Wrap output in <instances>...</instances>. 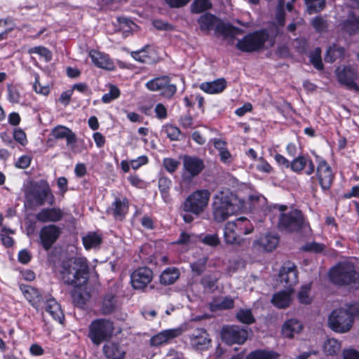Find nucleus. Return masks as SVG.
I'll use <instances>...</instances> for the list:
<instances>
[{
	"instance_id": "nucleus-1",
	"label": "nucleus",
	"mask_w": 359,
	"mask_h": 359,
	"mask_svg": "<svg viewBox=\"0 0 359 359\" xmlns=\"http://www.w3.org/2000/svg\"><path fill=\"white\" fill-rule=\"evenodd\" d=\"M265 211L268 215L274 211H278L279 215L276 224L277 229L283 233H298L306 226V217L303 212L297 208H291L283 204L269 205Z\"/></svg>"
},
{
	"instance_id": "nucleus-2",
	"label": "nucleus",
	"mask_w": 359,
	"mask_h": 359,
	"mask_svg": "<svg viewBox=\"0 0 359 359\" xmlns=\"http://www.w3.org/2000/svg\"><path fill=\"white\" fill-rule=\"evenodd\" d=\"M59 273L65 284L79 289L86 285L89 279L90 269L88 261L86 258L63 260L60 264Z\"/></svg>"
},
{
	"instance_id": "nucleus-3",
	"label": "nucleus",
	"mask_w": 359,
	"mask_h": 359,
	"mask_svg": "<svg viewBox=\"0 0 359 359\" xmlns=\"http://www.w3.org/2000/svg\"><path fill=\"white\" fill-rule=\"evenodd\" d=\"M210 192L208 189H197L188 195L182 204L184 213L182 217L185 223H191L194 215L202 214L208 205Z\"/></svg>"
},
{
	"instance_id": "nucleus-4",
	"label": "nucleus",
	"mask_w": 359,
	"mask_h": 359,
	"mask_svg": "<svg viewBox=\"0 0 359 359\" xmlns=\"http://www.w3.org/2000/svg\"><path fill=\"white\" fill-rule=\"evenodd\" d=\"M25 203L29 208L43 206L46 203L53 205L55 198L47 180L32 182L25 191Z\"/></svg>"
},
{
	"instance_id": "nucleus-5",
	"label": "nucleus",
	"mask_w": 359,
	"mask_h": 359,
	"mask_svg": "<svg viewBox=\"0 0 359 359\" xmlns=\"http://www.w3.org/2000/svg\"><path fill=\"white\" fill-rule=\"evenodd\" d=\"M237 196L229 189L219 191L212 203V216L217 222H223L237 210Z\"/></svg>"
},
{
	"instance_id": "nucleus-6",
	"label": "nucleus",
	"mask_w": 359,
	"mask_h": 359,
	"mask_svg": "<svg viewBox=\"0 0 359 359\" xmlns=\"http://www.w3.org/2000/svg\"><path fill=\"white\" fill-rule=\"evenodd\" d=\"M316 168L315 167V175L311 177L312 182L311 189L313 193L317 191L318 184L325 193L329 191L332 187L335 174L328 162L322 156L315 155Z\"/></svg>"
},
{
	"instance_id": "nucleus-7",
	"label": "nucleus",
	"mask_w": 359,
	"mask_h": 359,
	"mask_svg": "<svg viewBox=\"0 0 359 359\" xmlns=\"http://www.w3.org/2000/svg\"><path fill=\"white\" fill-rule=\"evenodd\" d=\"M330 282L337 286L359 285V273L353 265L346 262H338L328 271Z\"/></svg>"
},
{
	"instance_id": "nucleus-8",
	"label": "nucleus",
	"mask_w": 359,
	"mask_h": 359,
	"mask_svg": "<svg viewBox=\"0 0 359 359\" xmlns=\"http://www.w3.org/2000/svg\"><path fill=\"white\" fill-rule=\"evenodd\" d=\"M200 29L203 32H208L215 27L217 33L220 34L224 37H233L238 34H241L243 30L229 23H224L215 15L206 13L201 15L198 20Z\"/></svg>"
},
{
	"instance_id": "nucleus-9",
	"label": "nucleus",
	"mask_w": 359,
	"mask_h": 359,
	"mask_svg": "<svg viewBox=\"0 0 359 359\" xmlns=\"http://www.w3.org/2000/svg\"><path fill=\"white\" fill-rule=\"evenodd\" d=\"M269 34L265 29L250 32L238 39L236 47L243 53H255L263 50L269 40Z\"/></svg>"
},
{
	"instance_id": "nucleus-10",
	"label": "nucleus",
	"mask_w": 359,
	"mask_h": 359,
	"mask_svg": "<svg viewBox=\"0 0 359 359\" xmlns=\"http://www.w3.org/2000/svg\"><path fill=\"white\" fill-rule=\"evenodd\" d=\"M114 330L112 321L104 318L95 319L89 325L88 337L94 345L99 346L111 339Z\"/></svg>"
},
{
	"instance_id": "nucleus-11",
	"label": "nucleus",
	"mask_w": 359,
	"mask_h": 359,
	"mask_svg": "<svg viewBox=\"0 0 359 359\" xmlns=\"http://www.w3.org/2000/svg\"><path fill=\"white\" fill-rule=\"evenodd\" d=\"M328 325L330 329L336 332L345 333L353 326V320L344 309L333 310L328 317Z\"/></svg>"
},
{
	"instance_id": "nucleus-12",
	"label": "nucleus",
	"mask_w": 359,
	"mask_h": 359,
	"mask_svg": "<svg viewBox=\"0 0 359 359\" xmlns=\"http://www.w3.org/2000/svg\"><path fill=\"white\" fill-rule=\"evenodd\" d=\"M171 79L168 75L156 77L148 81L145 86L151 91L161 90V95L171 99L177 92V86L170 83Z\"/></svg>"
},
{
	"instance_id": "nucleus-13",
	"label": "nucleus",
	"mask_w": 359,
	"mask_h": 359,
	"mask_svg": "<svg viewBox=\"0 0 359 359\" xmlns=\"http://www.w3.org/2000/svg\"><path fill=\"white\" fill-rule=\"evenodd\" d=\"M183 168L182 182L189 183L204 170V161L199 157L185 155L183 158Z\"/></svg>"
},
{
	"instance_id": "nucleus-14",
	"label": "nucleus",
	"mask_w": 359,
	"mask_h": 359,
	"mask_svg": "<svg viewBox=\"0 0 359 359\" xmlns=\"http://www.w3.org/2000/svg\"><path fill=\"white\" fill-rule=\"evenodd\" d=\"M247 330L238 325L224 326L221 331L222 341L227 345L243 344L248 339Z\"/></svg>"
},
{
	"instance_id": "nucleus-15",
	"label": "nucleus",
	"mask_w": 359,
	"mask_h": 359,
	"mask_svg": "<svg viewBox=\"0 0 359 359\" xmlns=\"http://www.w3.org/2000/svg\"><path fill=\"white\" fill-rule=\"evenodd\" d=\"M337 79L339 83L346 89L359 91V86L356 83L358 78L357 71L350 65L344 66L341 69L338 68L336 70Z\"/></svg>"
},
{
	"instance_id": "nucleus-16",
	"label": "nucleus",
	"mask_w": 359,
	"mask_h": 359,
	"mask_svg": "<svg viewBox=\"0 0 359 359\" xmlns=\"http://www.w3.org/2000/svg\"><path fill=\"white\" fill-rule=\"evenodd\" d=\"M61 233V228L55 224L43 226L39 234L41 245L45 250H49L60 238Z\"/></svg>"
},
{
	"instance_id": "nucleus-17",
	"label": "nucleus",
	"mask_w": 359,
	"mask_h": 359,
	"mask_svg": "<svg viewBox=\"0 0 359 359\" xmlns=\"http://www.w3.org/2000/svg\"><path fill=\"white\" fill-rule=\"evenodd\" d=\"M130 202L126 196H116L107 209V213L111 215L116 221L122 222L125 220L129 212Z\"/></svg>"
},
{
	"instance_id": "nucleus-18",
	"label": "nucleus",
	"mask_w": 359,
	"mask_h": 359,
	"mask_svg": "<svg viewBox=\"0 0 359 359\" xmlns=\"http://www.w3.org/2000/svg\"><path fill=\"white\" fill-rule=\"evenodd\" d=\"M279 281L288 290H292L298 283V270L296 265L287 262L281 266L278 273Z\"/></svg>"
},
{
	"instance_id": "nucleus-19",
	"label": "nucleus",
	"mask_w": 359,
	"mask_h": 359,
	"mask_svg": "<svg viewBox=\"0 0 359 359\" xmlns=\"http://www.w3.org/2000/svg\"><path fill=\"white\" fill-rule=\"evenodd\" d=\"M153 278V271L148 267H140L130 275V282L135 290H142L150 283Z\"/></svg>"
},
{
	"instance_id": "nucleus-20",
	"label": "nucleus",
	"mask_w": 359,
	"mask_h": 359,
	"mask_svg": "<svg viewBox=\"0 0 359 359\" xmlns=\"http://www.w3.org/2000/svg\"><path fill=\"white\" fill-rule=\"evenodd\" d=\"M290 169L298 174L304 170V173L310 176L314 173L315 164L308 154H302L293 158L291 161Z\"/></svg>"
},
{
	"instance_id": "nucleus-21",
	"label": "nucleus",
	"mask_w": 359,
	"mask_h": 359,
	"mask_svg": "<svg viewBox=\"0 0 359 359\" xmlns=\"http://www.w3.org/2000/svg\"><path fill=\"white\" fill-rule=\"evenodd\" d=\"M64 212L60 208H44L35 215L37 221L41 223L57 222L62 220Z\"/></svg>"
},
{
	"instance_id": "nucleus-22",
	"label": "nucleus",
	"mask_w": 359,
	"mask_h": 359,
	"mask_svg": "<svg viewBox=\"0 0 359 359\" xmlns=\"http://www.w3.org/2000/svg\"><path fill=\"white\" fill-rule=\"evenodd\" d=\"M89 56L97 67L109 71L114 70L115 65L109 55L96 50H91Z\"/></svg>"
},
{
	"instance_id": "nucleus-23",
	"label": "nucleus",
	"mask_w": 359,
	"mask_h": 359,
	"mask_svg": "<svg viewBox=\"0 0 359 359\" xmlns=\"http://www.w3.org/2000/svg\"><path fill=\"white\" fill-rule=\"evenodd\" d=\"M20 290L25 298L36 309H39L43 301V296L39 290L30 285L22 284Z\"/></svg>"
},
{
	"instance_id": "nucleus-24",
	"label": "nucleus",
	"mask_w": 359,
	"mask_h": 359,
	"mask_svg": "<svg viewBox=\"0 0 359 359\" xmlns=\"http://www.w3.org/2000/svg\"><path fill=\"white\" fill-rule=\"evenodd\" d=\"M191 344L199 350L207 349L211 343L209 334L205 328H197L190 337Z\"/></svg>"
},
{
	"instance_id": "nucleus-25",
	"label": "nucleus",
	"mask_w": 359,
	"mask_h": 359,
	"mask_svg": "<svg viewBox=\"0 0 359 359\" xmlns=\"http://www.w3.org/2000/svg\"><path fill=\"white\" fill-rule=\"evenodd\" d=\"M51 135L57 140L65 139L67 145L75 144L77 142L76 134L70 128L62 125L54 127Z\"/></svg>"
},
{
	"instance_id": "nucleus-26",
	"label": "nucleus",
	"mask_w": 359,
	"mask_h": 359,
	"mask_svg": "<svg viewBox=\"0 0 359 359\" xmlns=\"http://www.w3.org/2000/svg\"><path fill=\"white\" fill-rule=\"evenodd\" d=\"M227 87V82L224 78L217 79L212 81H205L199 85V88L208 94H219L222 93Z\"/></svg>"
},
{
	"instance_id": "nucleus-27",
	"label": "nucleus",
	"mask_w": 359,
	"mask_h": 359,
	"mask_svg": "<svg viewBox=\"0 0 359 359\" xmlns=\"http://www.w3.org/2000/svg\"><path fill=\"white\" fill-rule=\"evenodd\" d=\"M103 353L107 359H124L126 351L118 342L108 341L103 346Z\"/></svg>"
},
{
	"instance_id": "nucleus-28",
	"label": "nucleus",
	"mask_w": 359,
	"mask_h": 359,
	"mask_svg": "<svg viewBox=\"0 0 359 359\" xmlns=\"http://www.w3.org/2000/svg\"><path fill=\"white\" fill-rule=\"evenodd\" d=\"M118 296L116 293L112 290L108 291L104 294L102 302L101 311L104 315H109L114 313L117 308Z\"/></svg>"
},
{
	"instance_id": "nucleus-29",
	"label": "nucleus",
	"mask_w": 359,
	"mask_h": 359,
	"mask_svg": "<svg viewBox=\"0 0 359 359\" xmlns=\"http://www.w3.org/2000/svg\"><path fill=\"white\" fill-rule=\"evenodd\" d=\"M102 242V234L97 231H89L82 238V243L86 250L99 249Z\"/></svg>"
},
{
	"instance_id": "nucleus-30",
	"label": "nucleus",
	"mask_w": 359,
	"mask_h": 359,
	"mask_svg": "<svg viewBox=\"0 0 359 359\" xmlns=\"http://www.w3.org/2000/svg\"><path fill=\"white\" fill-rule=\"evenodd\" d=\"M45 311L48 313L51 317L60 323H62L65 320V315L61 309L60 305L53 298L46 300Z\"/></svg>"
},
{
	"instance_id": "nucleus-31",
	"label": "nucleus",
	"mask_w": 359,
	"mask_h": 359,
	"mask_svg": "<svg viewBox=\"0 0 359 359\" xmlns=\"http://www.w3.org/2000/svg\"><path fill=\"white\" fill-rule=\"evenodd\" d=\"M303 329L301 322L297 319H289L282 327V334L285 337L292 338L295 333H299Z\"/></svg>"
},
{
	"instance_id": "nucleus-32",
	"label": "nucleus",
	"mask_w": 359,
	"mask_h": 359,
	"mask_svg": "<svg viewBox=\"0 0 359 359\" xmlns=\"http://www.w3.org/2000/svg\"><path fill=\"white\" fill-rule=\"evenodd\" d=\"M279 238L276 235L268 233L255 241V243L262 247L266 252H272L278 245Z\"/></svg>"
},
{
	"instance_id": "nucleus-33",
	"label": "nucleus",
	"mask_w": 359,
	"mask_h": 359,
	"mask_svg": "<svg viewBox=\"0 0 359 359\" xmlns=\"http://www.w3.org/2000/svg\"><path fill=\"white\" fill-rule=\"evenodd\" d=\"M224 238L227 244L239 243L241 236L233 226V223L229 222L225 224L224 229Z\"/></svg>"
},
{
	"instance_id": "nucleus-34",
	"label": "nucleus",
	"mask_w": 359,
	"mask_h": 359,
	"mask_svg": "<svg viewBox=\"0 0 359 359\" xmlns=\"http://www.w3.org/2000/svg\"><path fill=\"white\" fill-rule=\"evenodd\" d=\"M149 48V46L147 45L141 50L132 51L130 55L134 60L142 63L148 65L156 63L157 60L149 54L147 50Z\"/></svg>"
},
{
	"instance_id": "nucleus-35",
	"label": "nucleus",
	"mask_w": 359,
	"mask_h": 359,
	"mask_svg": "<svg viewBox=\"0 0 359 359\" xmlns=\"http://www.w3.org/2000/svg\"><path fill=\"white\" fill-rule=\"evenodd\" d=\"M231 222L233 223V226L241 236L249 234L254 230V227L251 222L245 217L237 218L235 221Z\"/></svg>"
},
{
	"instance_id": "nucleus-36",
	"label": "nucleus",
	"mask_w": 359,
	"mask_h": 359,
	"mask_svg": "<svg viewBox=\"0 0 359 359\" xmlns=\"http://www.w3.org/2000/svg\"><path fill=\"white\" fill-rule=\"evenodd\" d=\"M180 271L175 267H168L160 276V283L164 285L173 284L180 277Z\"/></svg>"
},
{
	"instance_id": "nucleus-37",
	"label": "nucleus",
	"mask_w": 359,
	"mask_h": 359,
	"mask_svg": "<svg viewBox=\"0 0 359 359\" xmlns=\"http://www.w3.org/2000/svg\"><path fill=\"white\" fill-rule=\"evenodd\" d=\"M280 355L273 351L265 349H257L250 352L246 359H278Z\"/></svg>"
},
{
	"instance_id": "nucleus-38",
	"label": "nucleus",
	"mask_w": 359,
	"mask_h": 359,
	"mask_svg": "<svg viewBox=\"0 0 359 359\" xmlns=\"http://www.w3.org/2000/svg\"><path fill=\"white\" fill-rule=\"evenodd\" d=\"M162 131L165 133L167 137L170 141H179L184 137L180 129L172 123H166L164 125Z\"/></svg>"
},
{
	"instance_id": "nucleus-39",
	"label": "nucleus",
	"mask_w": 359,
	"mask_h": 359,
	"mask_svg": "<svg viewBox=\"0 0 359 359\" xmlns=\"http://www.w3.org/2000/svg\"><path fill=\"white\" fill-rule=\"evenodd\" d=\"M344 48L334 44L332 46H330L327 49L325 56V60L326 62L332 63L337 59L344 57Z\"/></svg>"
},
{
	"instance_id": "nucleus-40",
	"label": "nucleus",
	"mask_w": 359,
	"mask_h": 359,
	"mask_svg": "<svg viewBox=\"0 0 359 359\" xmlns=\"http://www.w3.org/2000/svg\"><path fill=\"white\" fill-rule=\"evenodd\" d=\"M272 304L280 309L287 308L290 305V297L289 293L285 291H281L275 293L271 299Z\"/></svg>"
},
{
	"instance_id": "nucleus-41",
	"label": "nucleus",
	"mask_w": 359,
	"mask_h": 359,
	"mask_svg": "<svg viewBox=\"0 0 359 359\" xmlns=\"http://www.w3.org/2000/svg\"><path fill=\"white\" fill-rule=\"evenodd\" d=\"M217 282L218 279L212 275H205L200 280L203 290L210 293H213L217 290Z\"/></svg>"
},
{
	"instance_id": "nucleus-42",
	"label": "nucleus",
	"mask_w": 359,
	"mask_h": 359,
	"mask_svg": "<svg viewBox=\"0 0 359 359\" xmlns=\"http://www.w3.org/2000/svg\"><path fill=\"white\" fill-rule=\"evenodd\" d=\"M212 8L210 0H194L191 4L190 10L192 13H202Z\"/></svg>"
},
{
	"instance_id": "nucleus-43",
	"label": "nucleus",
	"mask_w": 359,
	"mask_h": 359,
	"mask_svg": "<svg viewBox=\"0 0 359 359\" xmlns=\"http://www.w3.org/2000/svg\"><path fill=\"white\" fill-rule=\"evenodd\" d=\"M342 28L350 35L355 34L359 30V18L355 15L350 16L343 22Z\"/></svg>"
},
{
	"instance_id": "nucleus-44",
	"label": "nucleus",
	"mask_w": 359,
	"mask_h": 359,
	"mask_svg": "<svg viewBox=\"0 0 359 359\" xmlns=\"http://www.w3.org/2000/svg\"><path fill=\"white\" fill-rule=\"evenodd\" d=\"M236 316L237 320L243 324L252 325L255 323V318L250 309H241Z\"/></svg>"
},
{
	"instance_id": "nucleus-45",
	"label": "nucleus",
	"mask_w": 359,
	"mask_h": 359,
	"mask_svg": "<svg viewBox=\"0 0 359 359\" xmlns=\"http://www.w3.org/2000/svg\"><path fill=\"white\" fill-rule=\"evenodd\" d=\"M341 349V343L334 339H327L323 345V350L328 355L337 354Z\"/></svg>"
},
{
	"instance_id": "nucleus-46",
	"label": "nucleus",
	"mask_w": 359,
	"mask_h": 359,
	"mask_svg": "<svg viewBox=\"0 0 359 359\" xmlns=\"http://www.w3.org/2000/svg\"><path fill=\"white\" fill-rule=\"evenodd\" d=\"M309 14L320 13L325 7V0H304Z\"/></svg>"
},
{
	"instance_id": "nucleus-47",
	"label": "nucleus",
	"mask_w": 359,
	"mask_h": 359,
	"mask_svg": "<svg viewBox=\"0 0 359 359\" xmlns=\"http://www.w3.org/2000/svg\"><path fill=\"white\" fill-rule=\"evenodd\" d=\"M121 95V91L119 88L114 84L109 85V93H104L101 98L103 103H110L113 100L118 98Z\"/></svg>"
},
{
	"instance_id": "nucleus-48",
	"label": "nucleus",
	"mask_w": 359,
	"mask_h": 359,
	"mask_svg": "<svg viewBox=\"0 0 359 359\" xmlns=\"http://www.w3.org/2000/svg\"><path fill=\"white\" fill-rule=\"evenodd\" d=\"M158 189L162 197H166L172 186L171 180L165 176H162L158 179Z\"/></svg>"
},
{
	"instance_id": "nucleus-49",
	"label": "nucleus",
	"mask_w": 359,
	"mask_h": 359,
	"mask_svg": "<svg viewBox=\"0 0 359 359\" xmlns=\"http://www.w3.org/2000/svg\"><path fill=\"white\" fill-rule=\"evenodd\" d=\"M310 62L318 70H322L324 68L321 58V50L320 48H316L314 52L311 54Z\"/></svg>"
},
{
	"instance_id": "nucleus-50",
	"label": "nucleus",
	"mask_w": 359,
	"mask_h": 359,
	"mask_svg": "<svg viewBox=\"0 0 359 359\" xmlns=\"http://www.w3.org/2000/svg\"><path fill=\"white\" fill-rule=\"evenodd\" d=\"M39 80H40L39 75L38 74H36L35 76H34V83L33 84V90L37 94L47 96L50 92V87L48 85L47 86H41Z\"/></svg>"
},
{
	"instance_id": "nucleus-51",
	"label": "nucleus",
	"mask_w": 359,
	"mask_h": 359,
	"mask_svg": "<svg viewBox=\"0 0 359 359\" xmlns=\"http://www.w3.org/2000/svg\"><path fill=\"white\" fill-rule=\"evenodd\" d=\"M71 297L74 306L83 308L86 305V299L83 293L79 291L78 289H74L72 291Z\"/></svg>"
},
{
	"instance_id": "nucleus-52",
	"label": "nucleus",
	"mask_w": 359,
	"mask_h": 359,
	"mask_svg": "<svg viewBox=\"0 0 359 359\" xmlns=\"http://www.w3.org/2000/svg\"><path fill=\"white\" fill-rule=\"evenodd\" d=\"M311 25L315 30L318 33L324 32L327 29V20L321 16L315 17L311 21Z\"/></svg>"
},
{
	"instance_id": "nucleus-53",
	"label": "nucleus",
	"mask_w": 359,
	"mask_h": 359,
	"mask_svg": "<svg viewBox=\"0 0 359 359\" xmlns=\"http://www.w3.org/2000/svg\"><path fill=\"white\" fill-rule=\"evenodd\" d=\"M207 259H200L191 264L190 267L193 273L196 276H200L205 271L206 267Z\"/></svg>"
},
{
	"instance_id": "nucleus-54",
	"label": "nucleus",
	"mask_w": 359,
	"mask_h": 359,
	"mask_svg": "<svg viewBox=\"0 0 359 359\" xmlns=\"http://www.w3.org/2000/svg\"><path fill=\"white\" fill-rule=\"evenodd\" d=\"M180 164V161L172 158H165L163 161V167L170 173L175 172L178 168Z\"/></svg>"
},
{
	"instance_id": "nucleus-55",
	"label": "nucleus",
	"mask_w": 359,
	"mask_h": 359,
	"mask_svg": "<svg viewBox=\"0 0 359 359\" xmlns=\"http://www.w3.org/2000/svg\"><path fill=\"white\" fill-rule=\"evenodd\" d=\"M127 180L133 187L137 189H144L147 187L146 182L137 174L130 175Z\"/></svg>"
},
{
	"instance_id": "nucleus-56",
	"label": "nucleus",
	"mask_w": 359,
	"mask_h": 359,
	"mask_svg": "<svg viewBox=\"0 0 359 359\" xmlns=\"http://www.w3.org/2000/svg\"><path fill=\"white\" fill-rule=\"evenodd\" d=\"M13 28L8 26L7 20L0 19V42L6 40Z\"/></svg>"
},
{
	"instance_id": "nucleus-57",
	"label": "nucleus",
	"mask_w": 359,
	"mask_h": 359,
	"mask_svg": "<svg viewBox=\"0 0 359 359\" xmlns=\"http://www.w3.org/2000/svg\"><path fill=\"white\" fill-rule=\"evenodd\" d=\"M8 100L13 104H17L20 100V94L18 90L13 86H8Z\"/></svg>"
},
{
	"instance_id": "nucleus-58",
	"label": "nucleus",
	"mask_w": 359,
	"mask_h": 359,
	"mask_svg": "<svg viewBox=\"0 0 359 359\" xmlns=\"http://www.w3.org/2000/svg\"><path fill=\"white\" fill-rule=\"evenodd\" d=\"M152 25L156 29L161 31H172L175 28L172 24L165 22L161 19L154 20Z\"/></svg>"
},
{
	"instance_id": "nucleus-59",
	"label": "nucleus",
	"mask_w": 359,
	"mask_h": 359,
	"mask_svg": "<svg viewBox=\"0 0 359 359\" xmlns=\"http://www.w3.org/2000/svg\"><path fill=\"white\" fill-rule=\"evenodd\" d=\"M344 311L348 314L353 323L355 317L359 316V303L354 302L347 304Z\"/></svg>"
},
{
	"instance_id": "nucleus-60",
	"label": "nucleus",
	"mask_w": 359,
	"mask_h": 359,
	"mask_svg": "<svg viewBox=\"0 0 359 359\" xmlns=\"http://www.w3.org/2000/svg\"><path fill=\"white\" fill-rule=\"evenodd\" d=\"M32 158L29 155H22L15 161V166L20 169H26L29 167Z\"/></svg>"
},
{
	"instance_id": "nucleus-61",
	"label": "nucleus",
	"mask_w": 359,
	"mask_h": 359,
	"mask_svg": "<svg viewBox=\"0 0 359 359\" xmlns=\"http://www.w3.org/2000/svg\"><path fill=\"white\" fill-rule=\"evenodd\" d=\"M303 249L306 252L320 253L325 250V245L316 242H311L306 243Z\"/></svg>"
},
{
	"instance_id": "nucleus-62",
	"label": "nucleus",
	"mask_w": 359,
	"mask_h": 359,
	"mask_svg": "<svg viewBox=\"0 0 359 359\" xmlns=\"http://www.w3.org/2000/svg\"><path fill=\"white\" fill-rule=\"evenodd\" d=\"M29 53H36L42 57H44L47 60H49L51 57L50 51L46 47L43 46H35L31 48L29 50Z\"/></svg>"
},
{
	"instance_id": "nucleus-63",
	"label": "nucleus",
	"mask_w": 359,
	"mask_h": 359,
	"mask_svg": "<svg viewBox=\"0 0 359 359\" xmlns=\"http://www.w3.org/2000/svg\"><path fill=\"white\" fill-rule=\"evenodd\" d=\"M13 138L17 142H18L22 146L26 145V144L27 143L26 133L22 129L20 128L14 129Z\"/></svg>"
},
{
	"instance_id": "nucleus-64",
	"label": "nucleus",
	"mask_w": 359,
	"mask_h": 359,
	"mask_svg": "<svg viewBox=\"0 0 359 359\" xmlns=\"http://www.w3.org/2000/svg\"><path fill=\"white\" fill-rule=\"evenodd\" d=\"M234 300L230 297H225L219 304H216L215 309L219 310L231 309L234 307Z\"/></svg>"
}]
</instances>
